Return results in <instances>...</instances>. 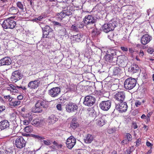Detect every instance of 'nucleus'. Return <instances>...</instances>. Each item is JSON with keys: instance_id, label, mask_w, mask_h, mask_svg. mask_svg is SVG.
Listing matches in <instances>:
<instances>
[{"instance_id": "1", "label": "nucleus", "mask_w": 154, "mask_h": 154, "mask_svg": "<svg viewBox=\"0 0 154 154\" xmlns=\"http://www.w3.org/2000/svg\"><path fill=\"white\" fill-rule=\"evenodd\" d=\"M14 17H10L5 20L2 24V27L4 29H13L15 28L16 23L14 20Z\"/></svg>"}, {"instance_id": "2", "label": "nucleus", "mask_w": 154, "mask_h": 154, "mask_svg": "<svg viewBox=\"0 0 154 154\" xmlns=\"http://www.w3.org/2000/svg\"><path fill=\"white\" fill-rule=\"evenodd\" d=\"M104 60L109 63L116 62V51L114 50H109L104 57Z\"/></svg>"}, {"instance_id": "3", "label": "nucleus", "mask_w": 154, "mask_h": 154, "mask_svg": "<svg viewBox=\"0 0 154 154\" xmlns=\"http://www.w3.org/2000/svg\"><path fill=\"white\" fill-rule=\"evenodd\" d=\"M48 103L43 100H38L35 104V107L34 110L35 113H40L42 111V108H46L48 106Z\"/></svg>"}, {"instance_id": "4", "label": "nucleus", "mask_w": 154, "mask_h": 154, "mask_svg": "<svg viewBox=\"0 0 154 154\" xmlns=\"http://www.w3.org/2000/svg\"><path fill=\"white\" fill-rule=\"evenodd\" d=\"M136 82V80L135 79L132 78H128L125 82L124 87L127 90H131L135 87Z\"/></svg>"}, {"instance_id": "5", "label": "nucleus", "mask_w": 154, "mask_h": 154, "mask_svg": "<svg viewBox=\"0 0 154 154\" xmlns=\"http://www.w3.org/2000/svg\"><path fill=\"white\" fill-rule=\"evenodd\" d=\"M43 30V37L51 38L54 36V31L49 26H46L42 28Z\"/></svg>"}, {"instance_id": "6", "label": "nucleus", "mask_w": 154, "mask_h": 154, "mask_svg": "<svg viewBox=\"0 0 154 154\" xmlns=\"http://www.w3.org/2000/svg\"><path fill=\"white\" fill-rule=\"evenodd\" d=\"M26 142L22 136L18 137L15 141L16 146L18 148L21 149L26 145Z\"/></svg>"}, {"instance_id": "7", "label": "nucleus", "mask_w": 154, "mask_h": 154, "mask_svg": "<svg viewBox=\"0 0 154 154\" xmlns=\"http://www.w3.org/2000/svg\"><path fill=\"white\" fill-rule=\"evenodd\" d=\"M60 91V88L59 87H54L49 91L48 94L52 97H56L59 96Z\"/></svg>"}, {"instance_id": "8", "label": "nucleus", "mask_w": 154, "mask_h": 154, "mask_svg": "<svg viewBox=\"0 0 154 154\" xmlns=\"http://www.w3.org/2000/svg\"><path fill=\"white\" fill-rule=\"evenodd\" d=\"M76 143V139L72 136L67 138L66 142L67 147L69 149H71L74 146Z\"/></svg>"}, {"instance_id": "9", "label": "nucleus", "mask_w": 154, "mask_h": 154, "mask_svg": "<svg viewBox=\"0 0 154 154\" xmlns=\"http://www.w3.org/2000/svg\"><path fill=\"white\" fill-rule=\"evenodd\" d=\"M111 103L110 100L102 101L99 104V107L103 110L106 111L110 108Z\"/></svg>"}, {"instance_id": "10", "label": "nucleus", "mask_w": 154, "mask_h": 154, "mask_svg": "<svg viewBox=\"0 0 154 154\" xmlns=\"http://www.w3.org/2000/svg\"><path fill=\"white\" fill-rule=\"evenodd\" d=\"M83 21L85 24L88 25L87 27H88V25L94 23L96 20L92 15H88L85 17Z\"/></svg>"}, {"instance_id": "11", "label": "nucleus", "mask_w": 154, "mask_h": 154, "mask_svg": "<svg viewBox=\"0 0 154 154\" xmlns=\"http://www.w3.org/2000/svg\"><path fill=\"white\" fill-rule=\"evenodd\" d=\"M22 78V75L19 70L15 71L12 73L11 79L13 82H15Z\"/></svg>"}, {"instance_id": "12", "label": "nucleus", "mask_w": 154, "mask_h": 154, "mask_svg": "<svg viewBox=\"0 0 154 154\" xmlns=\"http://www.w3.org/2000/svg\"><path fill=\"white\" fill-rule=\"evenodd\" d=\"M95 101L94 97L91 96H87L85 97L83 103L86 106H91L94 104Z\"/></svg>"}, {"instance_id": "13", "label": "nucleus", "mask_w": 154, "mask_h": 154, "mask_svg": "<svg viewBox=\"0 0 154 154\" xmlns=\"http://www.w3.org/2000/svg\"><path fill=\"white\" fill-rule=\"evenodd\" d=\"M117 109L120 112H125L127 110L128 106L126 102H122L118 105L116 106Z\"/></svg>"}, {"instance_id": "14", "label": "nucleus", "mask_w": 154, "mask_h": 154, "mask_svg": "<svg viewBox=\"0 0 154 154\" xmlns=\"http://www.w3.org/2000/svg\"><path fill=\"white\" fill-rule=\"evenodd\" d=\"M66 108L67 112H71L76 110L78 109V106L75 103L71 102L66 105Z\"/></svg>"}, {"instance_id": "15", "label": "nucleus", "mask_w": 154, "mask_h": 154, "mask_svg": "<svg viewBox=\"0 0 154 154\" xmlns=\"http://www.w3.org/2000/svg\"><path fill=\"white\" fill-rule=\"evenodd\" d=\"M115 26L113 23H105L102 26V29L103 32L108 33L114 29Z\"/></svg>"}, {"instance_id": "16", "label": "nucleus", "mask_w": 154, "mask_h": 154, "mask_svg": "<svg viewBox=\"0 0 154 154\" xmlns=\"http://www.w3.org/2000/svg\"><path fill=\"white\" fill-rule=\"evenodd\" d=\"M116 100L120 102H123L125 98V94L123 91L118 92L114 95Z\"/></svg>"}, {"instance_id": "17", "label": "nucleus", "mask_w": 154, "mask_h": 154, "mask_svg": "<svg viewBox=\"0 0 154 154\" xmlns=\"http://www.w3.org/2000/svg\"><path fill=\"white\" fill-rule=\"evenodd\" d=\"M128 60V58L124 55L119 56L116 57V62H118L122 66H124L127 63Z\"/></svg>"}, {"instance_id": "18", "label": "nucleus", "mask_w": 154, "mask_h": 154, "mask_svg": "<svg viewBox=\"0 0 154 154\" xmlns=\"http://www.w3.org/2000/svg\"><path fill=\"white\" fill-rule=\"evenodd\" d=\"M66 18V15L65 14L63 11L57 13L56 15V20L58 21H62L64 23H67L69 21L68 18L67 20H64V19Z\"/></svg>"}, {"instance_id": "19", "label": "nucleus", "mask_w": 154, "mask_h": 154, "mask_svg": "<svg viewBox=\"0 0 154 154\" xmlns=\"http://www.w3.org/2000/svg\"><path fill=\"white\" fill-rule=\"evenodd\" d=\"M40 84V82L38 79L29 82L28 86L30 89H35L39 87Z\"/></svg>"}, {"instance_id": "20", "label": "nucleus", "mask_w": 154, "mask_h": 154, "mask_svg": "<svg viewBox=\"0 0 154 154\" xmlns=\"http://www.w3.org/2000/svg\"><path fill=\"white\" fill-rule=\"evenodd\" d=\"M152 37L148 34H144L141 37V43L143 45H146L149 43L152 39Z\"/></svg>"}, {"instance_id": "21", "label": "nucleus", "mask_w": 154, "mask_h": 154, "mask_svg": "<svg viewBox=\"0 0 154 154\" xmlns=\"http://www.w3.org/2000/svg\"><path fill=\"white\" fill-rule=\"evenodd\" d=\"M11 62V60L9 57H6L0 60L1 66L9 65Z\"/></svg>"}, {"instance_id": "22", "label": "nucleus", "mask_w": 154, "mask_h": 154, "mask_svg": "<svg viewBox=\"0 0 154 154\" xmlns=\"http://www.w3.org/2000/svg\"><path fill=\"white\" fill-rule=\"evenodd\" d=\"M9 123L7 120H4L0 122V130H2L9 128Z\"/></svg>"}, {"instance_id": "23", "label": "nucleus", "mask_w": 154, "mask_h": 154, "mask_svg": "<svg viewBox=\"0 0 154 154\" xmlns=\"http://www.w3.org/2000/svg\"><path fill=\"white\" fill-rule=\"evenodd\" d=\"M6 90L10 91L11 93H17L18 90L16 89V85L10 84L8 85V86L6 87Z\"/></svg>"}, {"instance_id": "24", "label": "nucleus", "mask_w": 154, "mask_h": 154, "mask_svg": "<svg viewBox=\"0 0 154 154\" xmlns=\"http://www.w3.org/2000/svg\"><path fill=\"white\" fill-rule=\"evenodd\" d=\"M79 126V124L77 122L76 119L75 118L73 119L70 123V127L74 130L78 127Z\"/></svg>"}, {"instance_id": "25", "label": "nucleus", "mask_w": 154, "mask_h": 154, "mask_svg": "<svg viewBox=\"0 0 154 154\" xmlns=\"http://www.w3.org/2000/svg\"><path fill=\"white\" fill-rule=\"evenodd\" d=\"M84 36L80 34H78L77 35H73V39L77 42H79L84 40Z\"/></svg>"}, {"instance_id": "26", "label": "nucleus", "mask_w": 154, "mask_h": 154, "mask_svg": "<svg viewBox=\"0 0 154 154\" xmlns=\"http://www.w3.org/2000/svg\"><path fill=\"white\" fill-rule=\"evenodd\" d=\"M43 121L36 118L33 119L32 122V124L35 126H38L42 124Z\"/></svg>"}, {"instance_id": "27", "label": "nucleus", "mask_w": 154, "mask_h": 154, "mask_svg": "<svg viewBox=\"0 0 154 154\" xmlns=\"http://www.w3.org/2000/svg\"><path fill=\"white\" fill-rule=\"evenodd\" d=\"M58 120V118L54 115L50 116L48 119V121L50 124H53Z\"/></svg>"}, {"instance_id": "28", "label": "nucleus", "mask_w": 154, "mask_h": 154, "mask_svg": "<svg viewBox=\"0 0 154 154\" xmlns=\"http://www.w3.org/2000/svg\"><path fill=\"white\" fill-rule=\"evenodd\" d=\"M96 121L97 124L100 127L103 126L105 123L104 118L103 116L98 118L96 120Z\"/></svg>"}, {"instance_id": "29", "label": "nucleus", "mask_w": 154, "mask_h": 154, "mask_svg": "<svg viewBox=\"0 0 154 154\" xmlns=\"http://www.w3.org/2000/svg\"><path fill=\"white\" fill-rule=\"evenodd\" d=\"M94 137L91 135L88 134L84 139L85 142L86 143H90L93 141Z\"/></svg>"}, {"instance_id": "30", "label": "nucleus", "mask_w": 154, "mask_h": 154, "mask_svg": "<svg viewBox=\"0 0 154 154\" xmlns=\"http://www.w3.org/2000/svg\"><path fill=\"white\" fill-rule=\"evenodd\" d=\"M18 12V9L16 7L14 6L12 7L9 10V13L11 14H16Z\"/></svg>"}, {"instance_id": "31", "label": "nucleus", "mask_w": 154, "mask_h": 154, "mask_svg": "<svg viewBox=\"0 0 154 154\" xmlns=\"http://www.w3.org/2000/svg\"><path fill=\"white\" fill-rule=\"evenodd\" d=\"M122 70L119 67H115L113 70V74L114 75H118L122 73Z\"/></svg>"}, {"instance_id": "32", "label": "nucleus", "mask_w": 154, "mask_h": 154, "mask_svg": "<svg viewBox=\"0 0 154 154\" xmlns=\"http://www.w3.org/2000/svg\"><path fill=\"white\" fill-rule=\"evenodd\" d=\"M24 131L27 133H30L32 132L33 131V128L32 126L29 125L26 127L24 129Z\"/></svg>"}, {"instance_id": "33", "label": "nucleus", "mask_w": 154, "mask_h": 154, "mask_svg": "<svg viewBox=\"0 0 154 154\" xmlns=\"http://www.w3.org/2000/svg\"><path fill=\"white\" fill-rule=\"evenodd\" d=\"M77 86L76 85L71 84L69 85L68 89L70 91H75L77 89Z\"/></svg>"}, {"instance_id": "34", "label": "nucleus", "mask_w": 154, "mask_h": 154, "mask_svg": "<svg viewBox=\"0 0 154 154\" xmlns=\"http://www.w3.org/2000/svg\"><path fill=\"white\" fill-rule=\"evenodd\" d=\"M17 7L20 9L21 11H23L24 10V6L23 3L20 2H18L16 3Z\"/></svg>"}, {"instance_id": "35", "label": "nucleus", "mask_w": 154, "mask_h": 154, "mask_svg": "<svg viewBox=\"0 0 154 154\" xmlns=\"http://www.w3.org/2000/svg\"><path fill=\"white\" fill-rule=\"evenodd\" d=\"M131 70L133 73H136L139 69V67L136 64L134 65L131 67Z\"/></svg>"}, {"instance_id": "36", "label": "nucleus", "mask_w": 154, "mask_h": 154, "mask_svg": "<svg viewBox=\"0 0 154 154\" xmlns=\"http://www.w3.org/2000/svg\"><path fill=\"white\" fill-rule=\"evenodd\" d=\"M30 136L34 138L35 139H37L39 140H41V139H44L45 138L44 137H43L39 135V134H30Z\"/></svg>"}, {"instance_id": "37", "label": "nucleus", "mask_w": 154, "mask_h": 154, "mask_svg": "<svg viewBox=\"0 0 154 154\" xmlns=\"http://www.w3.org/2000/svg\"><path fill=\"white\" fill-rule=\"evenodd\" d=\"M21 102L18 100H15L11 102L10 105L12 106L15 107L16 106L19 105L20 104Z\"/></svg>"}, {"instance_id": "38", "label": "nucleus", "mask_w": 154, "mask_h": 154, "mask_svg": "<svg viewBox=\"0 0 154 154\" xmlns=\"http://www.w3.org/2000/svg\"><path fill=\"white\" fill-rule=\"evenodd\" d=\"M71 30L75 32H78L79 31V28L76 23L72 25L71 27Z\"/></svg>"}, {"instance_id": "39", "label": "nucleus", "mask_w": 154, "mask_h": 154, "mask_svg": "<svg viewBox=\"0 0 154 154\" xmlns=\"http://www.w3.org/2000/svg\"><path fill=\"white\" fill-rule=\"evenodd\" d=\"M19 131L18 128L17 127H14L12 129L11 132L12 134H14L17 133Z\"/></svg>"}, {"instance_id": "40", "label": "nucleus", "mask_w": 154, "mask_h": 154, "mask_svg": "<svg viewBox=\"0 0 154 154\" xmlns=\"http://www.w3.org/2000/svg\"><path fill=\"white\" fill-rule=\"evenodd\" d=\"M63 11L64 12L65 14L66 15V18L67 16H69L72 14V13L70 9H67V10H64Z\"/></svg>"}, {"instance_id": "41", "label": "nucleus", "mask_w": 154, "mask_h": 154, "mask_svg": "<svg viewBox=\"0 0 154 154\" xmlns=\"http://www.w3.org/2000/svg\"><path fill=\"white\" fill-rule=\"evenodd\" d=\"M92 35L94 36L100 34V32L97 29H94L92 32Z\"/></svg>"}, {"instance_id": "42", "label": "nucleus", "mask_w": 154, "mask_h": 154, "mask_svg": "<svg viewBox=\"0 0 154 154\" xmlns=\"http://www.w3.org/2000/svg\"><path fill=\"white\" fill-rule=\"evenodd\" d=\"M26 119L30 122L32 120V116L31 115H30L29 113H28L26 114Z\"/></svg>"}, {"instance_id": "43", "label": "nucleus", "mask_w": 154, "mask_h": 154, "mask_svg": "<svg viewBox=\"0 0 154 154\" xmlns=\"http://www.w3.org/2000/svg\"><path fill=\"white\" fill-rule=\"evenodd\" d=\"M126 137L127 140L129 142H130L132 140V136L130 133H127L126 134Z\"/></svg>"}, {"instance_id": "44", "label": "nucleus", "mask_w": 154, "mask_h": 154, "mask_svg": "<svg viewBox=\"0 0 154 154\" xmlns=\"http://www.w3.org/2000/svg\"><path fill=\"white\" fill-rule=\"evenodd\" d=\"M19 117L18 116H16V115H14L12 116L11 117V120L13 121H14L15 122H16L19 119Z\"/></svg>"}, {"instance_id": "45", "label": "nucleus", "mask_w": 154, "mask_h": 154, "mask_svg": "<svg viewBox=\"0 0 154 154\" xmlns=\"http://www.w3.org/2000/svg\"><path fill=\"white\" fill-rule=\"evenodd\" d=\"M76 23L78 27L79 28H82L84 27V25L82 22H78Z\"/></svg>"}, {"instance_id": "46", "label": "nucleus", "mask_w": 154, "mask_h": 154, "mask_svg": "<svg viewBox=\"0 0 154 154\" xmlns=\"http://www.w3.org/2000/svg\"><path fill=\"white\" fill-rule=\"evenodd\" d=\"M44 143L46 145H49L51 144L52 142L50 140H43Z\"/></svg>"}, {"instance_id": "47", "label": "nucleus", "mask_w": 154, "mask_h": 154, "mask_svg": "<svg viewBox=\"0 0 154 154\" xmlns=\"http://www.w3.org/2000/svg\"><path fill=\"white\" fill-rule=\"evenodd\" d=\"M120 49L124 52H127L128 51V48L126 46H121L120 47Z\"/></svg>"}, {"instance_id": "48", "label": "nucleus", "mask_w": 154, "mask_h": 154, "mask_svg": "<svg viewBox=\"0 0 154 154\" xmlns=\"http://www.w3.org/2000/svg\"><path fill=\"white\" fill-rule=\"evenodd\" d=\"M132 127L134 129H135L137 128L138 126L136 122H133L132 123Z\"/></svg>"}, {"instance_id": "49", "label": "nucleus", "mask_w": 154, "mask_h": 154, "mask_svg": "<svg viewBox=\"0 0 154 154\" xmlns=\"http://www.w3.org/2000/svg\"><path fill=\"white\" fill-rule=\"evenodd\" d=\"M141 143V139L139 138L137 140L136 142V146H138Z\"/></svg>"}, {"instance_id": "50", "label": "nucleus", "mask_w": 154, "mask_h": 154, "mask_svg": "<svg viewBox=\"0 0 154 154\" xmlns=\"http://www.w3.org/2000/svg\"><path fill=\"white\" fill-rule=\"evenodd\" d=\"M148 52L150 54H152L154 51L153 49L152 48L149 47L147 50Z\"/></svg>"}, {"instance_id": "51", "label": "nucleus", "mask_w": 154, "mask_h": 154, "mask_svg": "<svg viewBox=\"0 0 154 154\" xmlns=\"http://www.w3.org/2000/svg\"><path fill=\"white\" fill-rule=\"evenodd\" d=\"M52 23L54 26L58 25L59 26H61V24L58 22L54 21H52Z\"/></svg>"}, {"instance_id": "52", "label": "nucleus", "mask_w": 154, "mask_h": 154, "mask_svg": "<svg viewBox=\"0 0 154 154\" xmlns=\"http://www.w3.org/2000/svg\"><path fill=\"white\" fill-rule=\"evenodd\" d=\"M141 104V102L139 100H136L135 103V106L138 107Z\"/></svg>"}, {"instance_id": "53", "label": "nucleus", "mask_w": 154, "mask_h": 154, "mask_svg": "<svg viewBox=\"0 0 154 154\" xmlns=\"http://www.w3.org/2000/svg\"><path fill=\"white\" fill-rule=\"evenodd\" d=\"M129 141L127 140H124L122 141L121 143L122 145L127 144L129 143Z\"/></svg>"}, {"instance_id": "54", "label": "nucleus", "mask_w": 154, "mask_h": 154, "mask_svg": "<svg viewBox=\"0 0 154 154\" xmlns=\"http://www.w3.org/2000/svg\"><path fill=\"white\" fill-rule=\"evenodd\" d=\"M5 109V106H0V113L3 111Z\"/></svg>"}, {"instance_id": "55", "label": "nucleus", "mask_w": 154, "mask_h": 154, "mask_svg": "<svg viewBox=\"0 0 154 154\" xmlns=\"http://www.w3.org/2000/svg\"><path fill=\"white\" fill-rule=\"evenodd\" d=\"M23 124L24 125H28L29 124L30 122H29L27 119H25L23 121Z\"/></svg>"}, {"instance_id": "56", "label": "nucleus", "mask_w": 154, "mask_h": 154, "mask_svg": "<svg viewBox=\"0 0 154 154\" xmlns=\"http://www.w3.org/2000/svg\"><path fill=\"white\" fill-rule=\"evenodd\" d=\"M57 108L59 110L61 111L62 110L61 105L60 104H58L57 105Z\"/></svg>"}, {"instance_id": "57", "label": "nucleus", "mask_w": 154, "mask_h": 154, "mask_svg": "<svg viewBox=\"0 0 154 154\" xmlns=\"http://www.w3.org/2000/svg\"><path fill=\"white\" fill-rule=\"evenodd\" d=\"M146 145L148 147H152L153 146V144L147 141L146 142Z\"/></svg>"}, {"instance_id": "58", "label": "nucleus", "mask_w": 154, "mask_h": 154, "mask_svg": "<svg viewBox=\"0 0 154 154\" xmlns=\"http://www.w3.org/2000/svg\"><path fill=\"white\" fill-rule=\"evenodd\" d=\"M129 52L130 53H131L132 54L134 52V49L132 48H129Z\"/></svg>"}, {"instance_id": "59", "label": "nucleus", "mask_w": 154, "mask_h": 154, "mask_svg": "<svg viewBox=\"0 0 154 154\" xmlns=\"http://www.w3.org/2000/svg\"><path fill=\"white\" fill-rule=\"evenodd\" d=\"M23 97L22 95H20L17 97V99L18 100H20L23 99Z\"/></svg>"}, {"instance_id": "60", "label": "nucleus", "mask_w": 154, "mask_h": 154, "mask_svg": "<svg viewBox=\"0 0 154 154\" xmlns=\"http://www.w3.org/2000/svg\"><path fill=\"white\" fill-rule=\"evenodd\" d=\"M153 112H150L147 115V117L148 118H150Z\"/></svg>"}, {"instance_id": "61", "label": "nucleus", "mask_w": 154, "mask_h": 154, "mask_svg": "<svg viewBox=\"0 0 154 154\" xmlns=\"http://www.w3.org/2000/svg\"><path fill=\"white\" fill-rule=\"evenodd\" d=\"M144 52L142 50H140L139 52V55L140 56L143 57L144 55Z\"/></svg>"}, {"instance_id": "62", "label": "nucleus", "mask_w": 154, "mask_h": 154, "mask_svg": "<svg viewBox=\"0 0 154 154\" xmlns=\"http://www.w3.org/2000/svg\"><path fill=\"white\" fill-rule=\"evenodd\" d=\"M141 118L142 119H146V116L144 114H143L141 116Z\"/></svg>"}, {"instance_id": "63", "label": "nucleus", "mask_w": 154, "mask_h": 154, "mask_svg": "<svg viewBox=\"0 0 154 154\" xmlns=\"http://www.w3.org/2000/svg\"><path fill=\"white\" fill-rule=\"evenodd\" d=\"M68 34V32H67L66 31V29H64V31L63 32V35H67Z\"/></svg>"}, {"instance_id": "64", "label": "nucleus", "mask_w": 154, "mask_h": 154, "mask_svg": "<svg viewBox=\"0 0 154 154\" xmlns=\"http://www.w3.org/2000/svg\"><path fill=\"white\" fill-rule=\"evenodd\" d=\"M111 154H117V151L113 150Z\"/></svg>"}]
</instances>
